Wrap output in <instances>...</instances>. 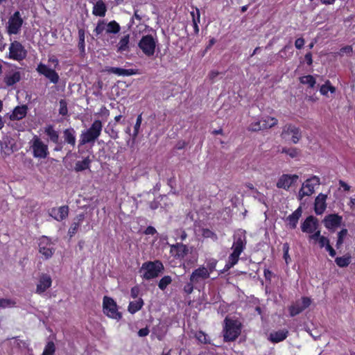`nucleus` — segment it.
<instances>
[{"mask_svg": "<svg viewBox=\"0 0 355 355\" xmlns=\"http://www.w3.org/2000/svg\"><path fill=\"white\" fill-rule=\"evenodd\" d=\"M27 55L24 46L18 41H13L9 46L8 58L16 61H21Z\"/></svg>", "mask_w": 355, "mask_h": 355, "instance_id": "nucleus-10", "label": "nucleus"}, {"mask_svg": "<svg viewBox=\"0 0 355 355\" xmlns=\"http://www.w3.org/2000/svg\"><path fill=\"white\" fill-rule=\"evenodd\" d=\"M55 352V347L52 341H49L46 345L42 355H54Z\"/></svg>", "mask_w": 355, "mask_h": 355, "instance_id": "nucleus-42", "label": "nucleus"}, {"mask_svg": "<svg viewBox=\"0 0 355 355\" xmlns=\"http://www.w3.org/2000/svg\"><path fill=\"white\" fill-rule=\"evenodd\" d=\"M129 42H130V35L128 34V35L123 36L120 39L118 44L116 45L117 51L120 52V53H123L124 51H128L130 49Z\"/></svg>", "mask_w": 355, "mask_h": 355, "instance_id": "nucleus-33", "label": "nucleus"}, {"mask_svg": "<svg viewBox=\"0 0 355 355\" xmlns=\"http://www.w3.org/2000/svg\"><path fill=\"white\" fill-rule=\"evenodd\" d=\"M304 40L302 37L297 38L295 42V46L297 49H301L304 45Z\"/></svg>", "mask_w": 355, "mask_h": 355, "instance_id": "nucleus-56", "label": "nucleus"}, {"mask_svg": "<svg viewBox=\"0 0 355 355\" xmlns=\"http://www.w3.org/2000/svg\"><path fill=\"white\" fill-rule=\"evenodd\" d=\"M282 58H291L293 53V46L291 44L286 45L279 52Z\"/></svg>", "mask_w": 355, "mask_h": 355, "instance_id": "nucleus-39", "label": "nucleus"}, {"mask_svg": "<svg viewBox=\"0 0 355 355\" xmlns=\"http://www.w3.org/2000/svg\"><path fill=\"white\" fill-rule=\"evenodd\" d=\"M103 313L110 318L119 320L121 314L118 311L116 303L114 300L107 296H105L103 300Z\"/></svg>", "mask_w": 355, "mask_h": 355, "instance_id": "nucleus-9", "label": "nucleus"}, {"mask_svg": "<svg viewBox=\"0 0 355 355\" xmlns=\"http://www.w3.org/2000/svg\"><path fill=\"white\" fill-rule=\"evenodd\" d=\"M195 337L201 343H209V341L207 339V335L201 331H198L196 334Z\"/></svg>", "mask_w": 355, "mask_h": 355, "instance_id": "nucleus-49", "label": "nucleus"}, {"mask_svg": "<svg viewBox=\"0 0 355 355\" xmlns=\"http://www.w3.org/2000/svg\"><path fill=\"white\" fill-rule=\"evenodd\" d=\"M36 71L40 75H43L51 83L58 84L60 80V76L55 70L42 62L37 64Z\"/></svg>", "mask_w": 355, "mask_h": 355, "instance_id": "nucleus-12", "label": "nucleus"}, {"mask_svg": "<svg viewBox=\"0 0 355 355\" xmlns=\"http://www.w3.org/2000/svg\"><path fill=\"white\" fill-rule=\"evenodd\" d=\"M27 111L28 107L25 105L17 106L10 114V119L12 121L21 120L26 116Z\"/></svg>", "mask_w": 355, "mask_h": 355, "instance_id": "nucleus-26", "label": "nucleus"}, {"mask_svg": "<svg viewBox=\"0 0 355 355\" xmlns=\"http://www.w3.org/2000/svg\"><path fill=\"white\" fill-rule=\"evenodd\" d=\"M343 218L338 214H329L325 216L324 225L328 230L334 231L341 225Z\"/></svg>", "mask_w": 355, "mask_h": 355, "instance_id": "nucleus-19", "label": "nucleus"}, {"mask_svg": "<svg viewBox=\"0 0 355 355\" xmlns=\"http://www.w3.org/2000/svg\"><path fill=\"white\" fill-rule=\"evenodd\" d=\"M321 237L320 231L317 230L312 234H310L309 239L314 241H318L319 238Z\"/></svg>", "mask_w": 355, "mask_h": 355, "instance_id": "nucleus-57", "label": "nucleus"}, {"mask_svg": "<svg viewBox=\"0 0 355 355\" xmlns=\"http://www.w3.org/2000/svg\"><path fill=\"white\" fill-rule=\"evenodd\" d=\"M209 276L210 275L205 269V266H200L199 268L192 272L189 280H191L192 282L199 284L209 278Z\"/></svg>", "mask_w": 355, "mask_h": 355, "instance_id": "nucleus-17", "label": "nucleus"}, {"mask_svg": "<svg viewBox=\"0 0 355 355\" xmlns=\"http://www.w3.org/2000/svg\"><path fill=\"white\" fill-rule=\"evenodd\" d=\"M171 282L172 279L170 276H164L160 279L158 286L161 290L164 291L171 283Z\"/></svg>", "mask_w": 355, "mask_h": 355, "instance_id": "nucleus-45", "label": "nucleus"}, {"mask_svg": "<svg viewBox=\"0 0 355 355\" xmlns=\"http://www.w3.org/2000/svg\"><path fill=\"white\" fill-rule=\"evenodd\" d=\"M16 306V302L11 299H0V309H6Z\"/></svg>", "mask_w": 355, "mask_h": 355, "instance_id": "nucleus-41", "label": "nucleus"}, {"mask_svg": "<svg viewBox=\"0 0 355 355\" xmlns=\"http://www.w3.org/2000/svg\"><path fill=\"white\" fill-rule=\"evenodd\" d=\"M106 71L110 73H114L117 76H129L135 75L137 73V70L133 69H125L119 67H108L106 69Z\"/></svg>", "mask_w": 355, "mask_h": 355, "instance_id": "nucleus-25", "label": "nucleus"}, {"mask_svg": "<svg viewBox=\"0 0 355 355\" xmlns=\"http://www.w3.org/2000/svg\"><path fill=\"white\" fill-rule=\"evenodd\" d=\"M39 252L46 259H50L55 252L53 244L47 236H42L40 239Z\"/></svg>", "mask_w": 355, "mask_h": 355, "instance_id": "nucleus-13", "label": "nucleus"}, {"mask_svg": "<svg viewBox=\"0 0 355 355\" xmlns=\"http://www.w3.org/2000/svg\"><path fill=\"white\" fill-rule=\"evenodd\" d=\"M351 261V257L350 256H344V257H336L335 259L336 263L341 268L347 267Z\"/></svg>", "mask_w": 355, "mask_h": 355, "instance_id": "nucleus-38", "label": "nucleus"}, {"mask_svg": "<svg viewBox=\"0 0 355 355\" xmlns=\"http://www.w3.org/2000/svg\"><path fill=\"white\" fill-rule=\"evenodd\" d=\"M21 78L19 71L12 69L8 71L3 78V83L7 87H11L19 83Z\"/></svg>", "mask_w": 355, "mask_h": 355, "instance_id": "nucleus-21", "label": "nucleus"}, {"mask_svg": "<svg viewBox=\"0 0 355 355\" xmlns=\"http://www.w3.org/2000/svg\"><path fill=\"white\" fill-rule=\"evenodd\" d=\"M291 135V141L293 144H297L299 142L300 139L302 138V132L299 128L292 125L287 124L283 127L282 137L284 139H286L287 137Z\"/></svg>", "mask_w": 355, "mask_h": 355, "instance_id": "nucleus-14", "label": "nucleus"}, {"mask_svg": "<svg viewBox=\"0 0 355 355\" xmlns=\"http://www.w3.org/2000/svg\"><path fill=\"white\" fill-rule=\"evenodd\" d=\"M121 26L116 21L113 20L107 22L104 19L98 20L94 33L96 37L103 35L104 33L107 35H115L120 32Z\"/></svg>", "mask_w": 355, "mask_h": 355, "instance_id": "nucleus-5", "label": "nucleus"}, {"mask_svg": "<svg viewBox=\"0 0 355 355\" xmlns=\"http://www.w3.org/2000/svg\"><path fill=\"white\" fill-rule=\"evenodd\" d=\"M288 333L287 330H279L272 332L270 334L269 339L272 343H279L286 339Z\"/></svg>", "mask_w": 355, "mask_h": 355, "instance_id": "nucleus-32", "label": "nucleus"}, {"mask_svg": "<svg viewBox=\"0 0 355 355\" xmlns=\"http://www.w3.org/2000/svg\"><path fill=\"white\" fill-rule=\"evenodd\" d=\"M150 208L153 210L157 209L159 206V202L155 200L150 202Z\"/></svg>", "mask_w": 355, "mask_h": 355, "instance_id": "nucleus-62", "label": "nucleus"}, {"mask_svg": "<svg viewBox=\"0 0 355 355\" xmlns=\"http://www.w3.org/2000/svg\"><path fill=\"white\" fill-rule=\"evenodd\" d=\"M144 305V302L141 298L137 300L136 301L130 302L128 305V311L134 314L138 311H139Z\"/></svg>", "mask_w": 355, "mask_h": 355, "instance_id": "nucleus-34", "label": "nucleus"}, {"mask_svg": "<svg viewBox=\"0 0 355 355\" xmlns=\"http://www.w3.org/2000/svg\"><path fill=\"white\" fill-rule=\"evenodd\" d=\"M78 48L80 50L81 52L85 51V31L83 29H79L78 30Z\"/></svg>", "mask_w": 355, "mask_h": 355, "instance_id": "nucleus-46", "label": "nucleus"}, {"mask_svg": "<svg viewBox=\"0 0 355 355\" xmlns=\"http://www.w3.org/2000/svg\"><path fill=\"white\" fill-rule=\"evenodd\" d=\"M69 209L67 206H62L58 209H52L51 216L58 221H61L68 216Z\"/></svg>", "mask_w": 355, "mask_h": 355, "instance_id": "nucleus-23", "label": "nucleus"}, {"mask_svg": "<svg viewBox=\"0 0 355 355\" xmlns=\"http://www.w3.org/2000/svg\"><path fill=\"white\" fill-rule=\"evenodd\" d=\"M92 163V159L89 156L85 157L81 161H77L74 166V171L77 173L82 172L85 170L90 168V164Z\"/></svg>", "mask_w": 355, "mask_h": 355, "instance_id": "nucleus-30", "label": "nucleus"}, {"mask_svg": "<svg viewBox=\"0 0 355 355\" xmlns=\"http://www.w3.org/2000/svg\"><path fill=\"white\" fill-rule=\"evenodd\" d=\"M157 232L155 227L152 226H148L144 231V233L147 235H153Z\"/></svg>", "mask_w": 355, "mask_h": 355, "instance_id": "nucleus-58", "label": "nucleus"}, {"mask_svg": "<svg viewBox=\"0 0 355 355\" xmlns=\"http://www.w3.org/2000/svg\"><path fill=\"white\" fill-rule=\"evenodd\" d=\"M33 156L37 159H45L49 155L48 145L37 135H34L29 142Z\"/></svg>", "mask_w": 355, "mask_h": 355, "instance_id": "nucleus-6", "label": "nucleus"}, {"mask_svg": "<svg viewBox=\"0 0 355 355\" xmlns=\"http://www.w3.org/2000/svg\"><path fill=\"white\" fill-rule=\"evenodd\" d=\"M148 334H149V329L147 327L142 328V329H139L138 331V335L140 337L146 336L147 335H148Z\"/></svg>", "mask_w": 355, "mask_h": 355, "instance_id": "nucleus-60", "label": "nucleus"}, {"mask_svg": "<svg viewBox=\"0 0 355 355\" xmlns=\"http://www.w3.org/2000/svg\"><path fill=\"white\" fill-rule=\"evenodd\" d=\"M192 16L193 24L197 23L199 24L200 21V10L198 8H196V11H193L191 12Z\"/></svg>", "mask_w": 355, "mask_h": 355, "instance_id": "nucleus-53", "label": "nucleus"}, {"mask_svg": "<svg viewBox=\"0 0 355 355\" xmlns=\"http://www.w3.org/2000/svg\"><path fill=\"white\" fill-rule=\"evenodd\" d=\"M48 61H49V62H51V63L54 64L55 67H56L59 64L58 60L55 56H53V55L50 56L49 58Z\"/></svg>", "mask_w": 355, "mask_h": 355, "instance_id": "nucleus-64", "label": "nucleus"}, {"mask_svg": "<svg viewBox=\"0 0 355 355\" xmlns=\"http://www.w3.org/2000/svg\"><path fill=\"white\" fill-rule=\"evenodd\" d=\"M217 263L218 261L214 258H211L207 260L205 269L207 270L209 275L216 270Z\"/></svg>", "mask_w": 355, "mask_h": 355, "instance_id": "nucleus-40", "label": "nucleus"}, {"mask_svg": "<svg viewBox=\"0 0 355 355\" xmlns=\"http://www.w3.org/2000/svg\"><path fill=\"white\" fill-rule=\"evenodd\" d=\"M262 123L261 120L255 122H252L250 123V125L248 127V130L252 132H257L261 130H263V128L261 127Z\"/></svg>", "mask_w": 355, "mask_h": 355, "instance_id": "nucleus-50", "label": "nucleus"}, {"mask_svg": "<svg viewBox=\"0 0 355 355\" xmlns=\"http://www.w3.org/2000/svg\"><path fill=\"white\" fill-rule=\"evenodd\" d=\"M52 285V279L51 276L46 273H42L38 277L36 285L35 293L43 295Z\"/></svg>", "mask_w": 355, "mask_h": 355, "instance_id": "nucleus-15", "label": "nucleus"}, {"mask_svg": "<svg viewBox=\"0 0 355 355\" xmlns=\"http://www.w3.org/2000/svg\"><path fill=\"white\" fill-rule=\"evenodd\" d=\"M327 195L319 193L315 199L314 211L317 215L322 214L327 208Z\"/></svg>", "mask_w": 355, "mask_h": 355, "instance_id": "nucleus-22", "label": "nucleus"}, {"mask_svg": "<svg viewBox=\"0 0 355 355\" xmlns=\"http://www.w3.org/2000/svg\"><path fill=\"white\" fill-rule=\"evenodd\" d=\"M305 60L306 61V63L309 66L311 65L312 63H313V60H312V53L311 52H308L306 55H305Z\"/></svg>", "mask_w": 355, "mask_h": 355, "instance_id": "nucleus-61", "label": "nucleus"}, {"mask_svg": "<svg viewBox=\"0 0 355 355\" xmlns=\"http://www.w3.org/2000/svg\"><path fill=\"white\" fill-rule=\"evenodd\" d=\"M297 175L284 174L279 178L277 182V187L288 190L290 187L298 179Z\"/></svg>", "mask_w": 355, "mask_h": 355, "instance_id": "nucleus-18", "label": "nucleus"}, {"mask_svg": "<svg viewBox=\"0 0 355 355\" xmlns=\"http://www.w3.org/2000/svg\"><path fill=\"white\" fill-rule=\"evenodd\" d=\"M261 121L262 123L261 127L265 130L276 125L278 121L276 118L267 116L266 118H263Z\"/></svg>", "mask_w": 355, "mask_h": 355, "instance_id": "nucleus-36", "label": "nucleus"}, {"mask_svg": "<svg viewBox=\"0 0 355 355\" xmlns=\"http://www.w3.org/2000/svg\"><path fill=\"white\" fill-rule=\"evenodd\" d=\"M83 219V216L79 215L76 218V221L72 223L68 231V234L70 237H72L77 232Z\"/></svg>", "mask_w": 355, "mask_h": 355, "instance_id": "nucleus-35", "label": "nucleus"}, {"mask_svg": "<svg viewBox=\"0 0 355 355\" xmlns=\"http://www.w3.org/2000/svg\"><path fill=\"white\" fill-rule=\"evenodd\" d=\"M163 270L164 266L162 263L159 260H156L144 262L141 266L140 272H142L144 279L149 280L158 277Z\"/></svg>", "mask_w": 355, "mask_h": 355, "instance_id": "nucleus-4", "label": "nucleus"}, {"mask_svg": "<svg viewBox=\"0 0 355 355\" xmlns=\"http://www.w3.org/2000/svg\"><path fill=\"white\" fill-rule=\"evenodd\" d=\"M347 233L348 231L347 229H343L338 233V239L336 245L337 248H339L342 245Z\"/></svg>", "mask_w": 355, "mask_h": 355, "instance_id": "nucleus-44", "label": "nucleus"}, {"mask_svg": "<svg viewBox=\"0 0 355 355\" xmlns=\"http://www.w3.org/2000/svg\"><path fill=\"white\" fill-rule=\"evenodd\" d=\"M233 237L234 241L231 248L232 252L228 257V261L223 268V271H227L238 263L239 256L246 246L247 238L245 231L239 230L234 233Z\"/></svg>", "mask_w": 355, "mask_h": 355, "instance_id": "nucleus-1", "label": "nucleus"}, {"mask_svg": "<svg viewBox=\"0 0 355 355\" xmlns=\"http://www.w3.org/2000/svg\"><path fill=\"white\" fill-rule=\"evenodd\" d=\"M141 122H142V116H141V114H139V115H138V116L137 118V121L135 124L134 129L139 130L140 127H141Z\"/></svg>", "mask_w": 355, "mask_h": 355, "instance_id": "nucleus-59", "label": "nucleus"}, {"mask_svg": "<svg viewBox=\"0 0 355 355\" xmlns=\"http://www.w3.org/2000/svg\"><path fill=\"white\" fill-rule=\"evenodd\" d=\"M320 184V179L316 175H313L305 180L299 190L297 198L302 200L306 196H310L315 192V187Z\"/></svg>", "mask_w": 355, "mask_h": 355, "instance_id": "nucleus-7", "label": "nucleus"}, {"mask_svg": "<svg viewBox=\"0 0 355 355\" xmlns=\"http://www.w3.org/2000/svg\"><path fill=\"white\" fill-rule=\"evenodd\" d=\"M327 251L329 252V254L331 257H334L336 255V251L330 245V244L327 245V248H325Z\"/></svg>", "mask_w": 355, "mask_h": 355, "instance_id": "nucleus-63", "label": "nucleus"}, {"mask_svg": "<svg viewBox=\"0 0 355 355\" xmlns=\"http://www.w3.org/2000/svg\"><path fill=\"white\" fill-rule=\"evenodd\" d=\"M201 231H202V236L204 238H206V239L209 238L214 241H216L218 240V236H217L216 234H215L211 230L207 229V228H203V229H202Z\"/></svg>", "mask_w": 355, "mask_h": 355, "instance_id": "nucleus-43", "label": "nucleus"}, {"mask_svg": "<svg viewBox=\"0 0 355 355\" xmlns=\"http://www.w3.org/2000/svg\"><path fill=\"white\" fill-rule=\"evenodd\" d=\"M223 336L226 342L236 340L241 334V324L236 320L226 318L224 320Z\"/></svg>", "mask_w": 355, "mask_h": 355, "instance_id": "nucleus-3", "label": "nucleus"}, {"mask_svg": "<svg viewBox=\"0 0 355 355\" xmlns=\"http://www.w3.org/2000/svg\"><path fill=\"white\" fill-rule=\"evenodd\" d=\"M197 284L196 283L189 281V282L187 283L183 288V291L187 294H191L193 291V285Z\"/></svg>", "mask_w": 355, "mask_h": 355, "instance_id": "nucleus-52", "label": "nucleus"}, {"mask_svg": "<svg viewBox=\"0 0 355 355\" xmlns=\"http://www.w3.org/2000/svg\"><path fill=\"white\" fill-rule=\"evenodd\" d=\"M68 110L67 107V103L64 100H61L60 101V110L59 113L62 116H65L67 114Z\"/></svg>", "mask_w": 355, "mask_h": 355, "instance_id": "nucleus-51", "label": "nucleus"}, {"mask_svg": "<svg viewBox=\"0 0 355 355\" xmlns=\"http://www.w3.org/2000/svg\"><path fill=\"white\" fill-rule=\"evenodd\" d=\"M318 220L313 216L307 217L302 223L301 229L303 232L312 234L318 230Z\"/></svg>", "mask_w": 355, "mask_h": 355, "instance_id": "nucleus-20", "label": "nucleus"}, {"mask_svg": "<svg viewBox=\"0 0 355 355\" xmlns=\"http://www.w3.org/2000/svg\"><path fill=\"white\" fill-rule=\"evenodd\" d=\"M318 243H319V245H320V248H327V245L329 244V240L328 238L324 236H321L320 238H319L318 239Z\"/></svg>", "mask_w": 355, "mask_h": 355, "instance_id": "nucleus-54", "label": "nucleus"}, {"mask_svg": "<svg viewBox=\"0 0 355 355\" xmlns=\"http://www.w3.org/2000/svg\"><path fill=\"white\" fill-rule=\"evenodd\" d=\"M300 81L302 84L308 85L309 87H314L316 81L315 78L311 75H307L302 76L300 78Z\"/></svg>", "mask_w": 355, "mask_h": 355, "instance_id": "nucleus-37", "label": "nucleus"}, {"mask_svg": "<svg viewBox=\"0 0 355 355\" xmlns=\"http://www.w3.org/2000/svg\"><path fill=\"white\" fill-rule=\"evenodd\" d=\"M171 252H174V256L178 258H183L189 253V248L186 245L178 243L171 245Z\"/></svg>", "mask_w": 355, "mask_h": 355, "instance_id": "nucleus-24", "label": "nucleus"}, {"mask_svg": "<svg viewBox=\"0 0 355 355\" xmlns=\"http://www.w3.org/2000/svg\"><path fill=\"white\" fill-rule=\"evenodd\" d=\"M24 23L23 19L19 11L14 12L12 15L8 19L7 25V33L8 35H17L19 33L22 24Z\"/></svg>", "mask_w": 355, "mask_h": 355, "instance_id": "nucleus-11", "label": "nucleus"}, {"mask_svg": "<svg viewBox=\"0 0 355 355\" xmlns=\"http://www.w3.org/2000/svg\"><path fill=\"white\" fill-rule=\"evenodd\" d=\"M157 44V38L151 35H146L141 38L138 46L144 54L148 57H151L155 54Z\"/></svg>", "mask_w": 355, "mask_h": 355, "instance_id": "nucleus-8", "label": "nucleus"}, {"mask_svg": "<svg viewBox=\"0 0 355 355\" xmlns=\"http://www.w3.org/2000/svg\"><path fill=\"white\" fill-rule=\"evenodd\" d=\"M64 141L71 146L76 145V132L73 128H67L63 131Z\"/></svg>", "mask_w": 355, "mask_h": 355, "instance_id": "nucleus-27", "label": "nucleus"}, {"mask_svg": "<svg viewBox=\"0 0 355 355\" xmlns=\"http://www.w3.org/2000/svg\"><path fill=\"white\" fill-rule=\"evenodd\" d=\"M335 90V87L331 85L329 81H327L324 85L321 86L320 92L322 95H327L329 91L334 93Z\"/></svg>", "mask_w": 355, "mask_h": 355, "instance_id": "nucleus-47", "label": "nucleus"}, {"mask_svg": "<svg viewBox=\"0 0 355 355\" xmlns=\"http://www.w3.org/2000/svg\"><path fill=\"white\" fill-rule=\"evenodd\" d=\"M102 128V122L100 120H95L89 129L81 132L79 145L94 143L101 135Z\"/></svg>", "mask_w": 355, "mask_h": 355, "instance_id": "nucleus-2", "label": "nucleus"}, {"mask_svg": "<svg viewBox=\"0 0 355 355\" xmlns=\"http://www.w3.org/2000/svg\"><path fill=\"white\" fill-rule=\"evenodd\" d=\"M44 133L49 137L51 142L58 144L59 133L52 125H48L44 128Z\"/></svg>", "mask_w": 355, "mask_h": 355, "instance_id": "nucleus-31", "label": "nucleus"}, {"mask_svg": "<svg viewBox=\"0 0 355 355\" xmlns=\"http://www.w3.org/2000/svg\"><path fill=\"white\" fill-rule=\"evenodd\" d=\"M107 11L105 3L102 0H98L94 5L92 14L95 16L104 17Z\"/></svg>", "mask_w": 355, "mask_h": 355, "instance_id": "nucleus-29", "label": "nucleus"}, {"mask_svg": "<svg viewBox=\"0 0 355 355\" xmlns=\"http://www.w3.org/2000/svg\"><path fill=\"white\" fill-rule=\"evenodd\" d=\"M282 153L287 154L292 158L296 157L299 154L297 149L295 148H283Z\"/></svg>", "mask_w": 355, "mask_h": 355, "instance_id": "nucleus-48", "label": "nucleus"}, {"mask_svg": "<svg viewBox=\"0 0 355 355\" xmlns=\"http://www.w3.org/2000/svg\"><path fill=\"white\" fill-rule=\"evenodd\" d=\"M302 209L298 207L293 214L289 215L286 220L288 222V226L291 229H295L297 227L298 220L302 216Z\"/></svg>", "mask_w": 355, "mask_h": 355, "instance_id": "nucleus-28", "label": "nucleus"}, {"mask_svg": "<svg viewBox=\"0 0 355 355\" xmlns=\"http://www.w3.org/2000/svg\"><path fill=\"white\" fill-rule=\"evenodd\" d=\"M311 303V300L309 297H303L301 300H297L293 304L289 307V312L291 316H295L305 309L309 307Z\"/></svg>", "mask_w": 355, "mask_h": 355, "instance_id": "nucleus-16", "label": "nucleus"}, {"mask_svg": "<svg viewBox=\"0 0 355 355\" xmlns=\"http://www.w3.org/2000/svg\"><path fill=\"white\" fill-rule=\"evenodd\" d=\"M352 47L351 46H345L340 49V54L344 55L345 54H350L352 53Z\"/></svg>", "mask_w": 355, "mask_h": 355, "instance_id": "nucleus-55", "label": "nucleus"}]
</instances>
